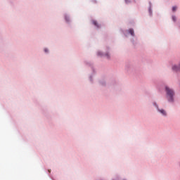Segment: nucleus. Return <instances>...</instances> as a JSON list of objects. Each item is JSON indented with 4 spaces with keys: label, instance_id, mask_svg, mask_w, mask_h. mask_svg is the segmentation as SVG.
<instances>
[{
    "label": "nucleus",
    "instance_id": "obj_6",
    "mask_svg": "<svg viewBox=\"0 0 180 180\" xmlns=\"http://www.w3.org/2000/svg\"><path fill=\"white\" fill-rule=\"evenodd\" d=\"M172 11L173 12H175V11H176V6H173Z\"/></svg>",
    "mask_w": 180,
    "mask_h": 180
},
{
    "label": "nucleus",
    "instance_id": "obj_7",
    "mask_svg": "<svg viewBox=\"0 0 180 180\" xmlns=\"http://www.w3.org/2000/svg\"><path fill=\"white\" fill-rule=\"evenodd\" d=\"M172 20H174V22H175L176 20V18H175V16L172 17Z\"/></svg>",
    "mask_w": 180,
    "mask_h": 180
},
{
    "label": "nucleus",
    "instance_id": "obj_1",
    "mask_svg": "<svg viewBox=\"0 0 180 180\" xmlns=\"http://www.w3.org/2000/svg\"><path fill=\"white\" fill-rule=\"evenodd\" d=\"M165 89L169 102H174V95H175L174 90H172V89H170L168 86H166Z\"/></svg>",
    "mask_w": 180,
    "mask_h": 180
},
{
    "label": "nucleus",
    "instance_id": "obj_4",
    "mask_svg": "<svg viewBox=\"0 0 180 180\" xmlns=\"http://www.w3.org/2000/svg\"><path fill=\"white\" fill-rule=\"evenodd\" d=\"M129 33L131 36H134V30L133 29H129Z\"/></svg>",
    "mask_w": 180,
    "mask_h": 180
},
{
    "label": "nucleus",
    "instance_id": "obj_10",
    "mask_svg": "<svg viewBox=\"0 0 180 180\" xmlns=\"http://www.w3.org/2000/svg\"><path fill=\"white\" fill-rule=\"evenodd\" d=\"M49 172H50V170H49Z\"/></svg>",
    "mask_w": 180,
    "mask_h": 180
},
{
    "label": "nucleus",
    "instance_id": "obj_3",
    "mask_svg": "<svg viewBox=\"0 0 180 180\" xmlns=\"http://www.w3.org/2000/svg\"><path fill=\"white\" fill-rule=\"evenodd\" d=\"M159 110V112H160V113H162V115H163L164 116H166V115H167V112H165V110L161 109V110Z\"/></svg>",
    "mask_w": 180,
    "mask_h": 180
},
{
    "label": "nucleus",
    "instance_id": "obj_5",
    "mask_svg": "<svg viewBox=\"0 0 180 180\" xmlns=\"http://www.w3.org/2000/svg\"><path fill=\"white\" fill-rule=\"evenodd\" d=\"M93 25H94V26H96V27H99V25H98V22L95 20L93 21Z\"/></svg>",
    "mask_w": 180,
    "mask_h": 180
},
{
    "label": "nucleus",
    "instance_id": "obj_8",
    "mask_svg": "<svg viewBox=\"0 0 180 180\" xmlns=\"http://www.w3.org/2000/svg\"><path fill=\"white\" fill-rule=\"evenodd\" d=\"M44 51H45V53H47L49 51L47 50V49H45Z\"/></svg>",
    "mask_w": 180,
    "mask_h": 180
},
{
    "label": "nucleus",
    "instance_id": "obj_2",
    "mask_svg": "<svg viewBox=\"0 0 180 180\" xmlns=\"http://www.w3.org/2000/svg\"><path fill=\"white\" fill-rule=\"evenodd\" d=\"M172 70H174V71H180V63L179 65H174Z\"/></svg>",
    "mask_w": 180,
    "mask_h": 180
},
{
    "label": "nucleus",
    "instance_id": "obj_9",
    "mask_svg": "<svg viewBox=\"0 0 180 180\" xmlns=\"http://www.w3.org/2000/svg\"><path fill=\"white\" fill-rule=\"evenodd\" d=\"M125 2L127 4V2H128L127 0H125Z\"/></svg>",
    "mask_w": 180,
    "mask_h": 180
}]
</instances>
